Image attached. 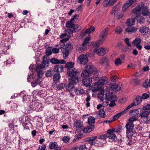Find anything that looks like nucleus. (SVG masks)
<instances>
[{"mask_svg": "<svg viewBox=\"0 0 150 150\" xmlns=\"http://www.w3.org/2000/svg\"><path fill=\"white\" fill-rule=\"evenodd\" d=\"M31 96L30 95H25L23 97V101L25 103H28L30 101Z\"/></svg>", "mask_w": 150, "mask_h": 150, "instance_id": "473e14b6", "label": "nucleus"}, {"mask_svg": "<svg viewBox=\"0 0 150 150\" xmlns=\"http://www.w3.org/2000/svg\"><path fill=\"white\" fill-rule=\"evenodd\" d=\"M149 97V94L146 93H143L141 97V98L143 99H148Z\"/></svg>", "mask_w": 150, "mask_h": 150, "instance_id": "e2e57ef3", "label": "nucleus"}, {"mask_svg": "<svg viewBox=\"0 0 150 150\" xmlns=\"http://www.w3.org/2000/svg\"><path fill=\"white\" fill-rule=\"evenodd\" d=\"M135 19L131 18L127 19L126 21V24L128 27L132 26L134 25L135 23Z\"/></svg>", "mask_w": 150, "mask_h": 150, "instance_id": "412c9836", "label": "nucleus"}, {"mask_svg": "<svg viewBox=\"0 0 150 150\" xmlns=\"http://www.w3.org/2000/svg\"><path fill=\"white\" fill-rule=\"evenodd\" d=\"M58 146V145L56 142H51L49 144V148L50 149H54Z\"/></svg>", "mask_w": 150, "mask_h": 150, "instance_id": "7c9ffc66", "label": "nucleus"}, {"mask_svg": "<svg viewBox=\"0 0 150 150\" xmlns=\"http://www.w3.org/2000/svg\"><path fill=\"white\" fill-rule=\"evenodd\" d=\"M142 42V40L139 38L137 37L132 42V43L134 45L140 44Z\"/></svg>", "mask_w": 150, "mask_h": 150, "instance_id": "e433bc0d", "label": "nucleus"}, {"mask_svg": "<svg viewBox=\"0 0 150 150\" xmlns=\"http://www.w3.org/2000/svg\"><path fill=\"white\" fill-rule=\"evenodd\" d=\"M98 115L101 117L103 118L105 117V112L103 109H102L100 110L99 111Z\"/></svg>", "mask_w": 150, "mask_h": 150, "instance_id": "4c0bfd02", "label": "nucleus"}, {"mask_svg": "<svg viewBox=\"0 0 150 150\" xmlns=\"http://www.w3.org/2000/svg\"><path fill=\"white\" fill-rule=\"evenodd\" d=\"M95 128V125L92 124H90L88 126H87L85 127H84L83 132L84 133H89L93 131Z\"/></svg>", "mask_w": 150, "mask_h": 150, "instance_id": "4468645a", "label": "nucleus"}, {"mask_svg": "<svg viewBox=\"0 0 150 150\" xmlns=\"http://www.w3.org/2000/svg\"><path fill=\"white\" fill-rule=\"evenodd\" d=\"M64 67L62 65L57 64L54 67L53 71L56 72V73H59L63 71Z\"/></svg>", "mask_w": 150, "mask_h": 150, "instance_id": "f3484780", "label": "nucleus"}, {"mask_svg": "<svg viewBox=\"0 0 150 150\" xmlns=\"http://www.w3.org/2000/svg\"><path fill=\"white\" fill-rule=\"evenodd\" d=\"M143 122L144 123H147L150 122V116L147 115L144 118H143Z\"/></svg>", "mask_w": 150, "mask_h": 150, "instance_id": "79ce46f5", "label": "nucleus"}, {"mask_svg": "<svg viewBox=\"0 0 150 150\" xmlns=\"http://www.w3.org/2000/svg\"><path fill=\"white\" fill-rule=\"evenodd\" d=\"M82 124L81 123V122L80 121V120H76V121H75L74 122V127H77L78 126H79V124Z\"/></svg>", "mask_w": 150, "mask_h": 150, "instance_id": "bf43d9fd", "label": "nucleus"}, {"mask_svg": "<svg viewBox=\"0 0 150 150\" xmlns=\"http://www.w3.org/2000/svg\"><path fill=\"white\" fill-rule=\"evenodd\" d=\"M67 75L70 77L68 79V86H70L72 85H74L79 83L80 81V77L76 76L78 72L74 68L71 69L67 70Z\"/></svg>", "mask_w": 150, "mask_h": 150, "instance_id": "f03ea898", "label": "nucleus"}, {"mask_svg": "<svg viewBox=\"0 0 150 150\" xmlns=\"http://www.w3.org/2000/svg\"><path fill=\"white\" fill-rule=\"evenodd\" d=\"M122 31V29L120 27L117 26L116 28L115 32L118 34H120Z\"/></svg>", "mask_w": 150, "mask_h": 150, "instance_id": "052dcab7", "label": "nucleus"}, {"mask_svg": "<svg viewBox=\"0 0 150 150\" xmlns=\"http://www.w3.org/2000/svg\"><path fill=\"white\" fill-rule=\"evenodd\" d=\"M124 41L128 46H129L130 47H131V45L129 42V38H126L124 40Z\"/></svg>", "mask_w": 150, "mask_h": 150, "instance_id": "774afa93", "label": "nucleus"}, {"mask_svg": "<svg viewBox=\"0 0 150 150\" xmlns=\"http://www.w3.org/2000/svg\"><path fill=\"white\" fill-rule=\"evenodd\" d=\"M61 78V76L60 73H56L54 74L53 77L54 81H58Z\"/></svg>", "mask_w": 150, "mask_h": 150, "instance_id": "c756f323", "label": "nucleus"}, {"mask_svg": "<svg viewBox=\"0 0 150 150\" xmlns=\"http://www.w3.org/2000/svg\"><path fill=\"white\" fill-rule=\"evenodd\" d=\"M75 25H76L74 24V22H71L69 21H67L66 24V26L67 28H72Z\"/></svg>", "mask_w": 150, "mask_h": 150, "instance_id": "ea45409f", "label": "nucleus"}, {"mask_svg": "<svg viewBox=\"0 0 150 150\" xmlns=\"http://www.w3.org/2000/svg\"><path fill=\"white\" fill-rule=\"evenodd\" d=\"M148 115H149L148 111H147L143 110L140 113L139 116H138V117H141L142 118H143Z\"/></svg>", "mask_w": 150, "mask_h": 150, "instance_id": "2f4dec72", "label": "nucleus"}, {"mask_svg": "<svg viewBox=\"0 0 150 150\" xmlns=\"http://www.w3.org/2000/svg\"><path fill=\"white\" fill-rule=\"evenodd\" d=\"M109 86L112 90L115 91L118 88V87H119V86L115 83H113L109 84Z\"/></svg>", "mask_w": 150, "mask_h": 150, "instance_id": "c9c22d12", "label": "nucleus"}, {"mask_svg": "<svg viewBox=\"0 0 150 150\" xmlns=\"http://www.w3.org/2000/svg\"><path fill=\"white\" fill-rule=\"evenodd\" d=\"M58 59L53 57L50 60V62L52 64H58Z\"/></svg>", "mask_w": 150, "mask_h": 150, "instance_id": "a18cd8bd", "label": "nucleus"}, {"mask_svg": "<svg viewBox=\"0 0 150 150\" xmlns=\"http://www.w3.org/2000/svg\"><path fill=\"white\" fill-rule=\"evenodd\" d=\"M149 7L147 6H144L143 2L139 3L136 7L132 10L133 13L138 14L137 17H139L141 14L140 12L142 11V15L144 16H149L150 13L148 9Z\"/></svg>", "mask_w": 150, "mask_h": 150, "instance_id": "f257e3e1", "label": "nucleus"}, {"mask_svg": "<svg viewBox=\"0 0 150 150\" xmlns=\"http://www.w3.org/2000/svg\"><path fill=\"white\" fill-rule=\"evenodd\" d=\"M83 137V136L82 133H79L77 135H76L75 137V139L76 140H78L82 138Z\"/></svg>", "mask_w": 150, "mask_h": 150, "instance_id": "69168bd1", "label": "nucleus"}, {"mask_svg": "<svg viewBox=\"0 0 150 150\" xmlns=\"http://www.w3.org/2000/svg\"><path fill=\"white\" fill-rule=\"evenodd\" d=\"M113 93L112 92L110 93H106L105 99L107 100L108 101L112 100L115 97V96L113 95Z\"/></svg>", "mask_w": 150, "mask_h": 150, "instance_id": "393cba45", "label": "nucleus"}, {"mask_svg": "<svg viewBox=\"0 0 150 150\" xmlns=\"http://www.w3.org/2000/svg\"><path fill=\"white\" fill-rule=\"evenodd\" d=\"M134 14L136 15V16L135 17V18L137 20V21L138 23H143L145 22V19L143 16H141V15L139 16V17H137V16L138 15V14L136 13H133Z\"/></svg>", "mask_w": 150, "mask_h": 150, "instance_id": "5701e85b", "label": "nucleus"}, {"mask_svg": "<svg viewBox=\"0 0 150 150\" xmlns=\"http://www.w3.org/2000/svg\"><path fill=\"white\" fill-rule=\"evenodd\" d=\"M110 0H104L102 5L104 7H110Z\"/></svg>", "mask_w": 150, "mask_h": 150, "instance_id": "de8ad7c7", "label": "nucleus"}, {"mask_svg": "<svg viewBox=\"0 0 150 150\" xmlns=\"http://www.w3.org/2000/svg\"><path fill=\"white\" fill-rule=\"evenodd\" d=\"M125 127L126 129V131L134 130V125L133 123L128 122L126 125Z\"/></svg>", "mask_w": 150, "mask_h": 150, "instance_id": "cd10ccee", "label": "nucleus"}, {"mask_svg": "<svg viewBox=\"0 0 150 150\" xmlns=\"http://www.w3.org/2000/svg\"><path fill=\"white\" fill-rule=\"evenodd\" d=\"M67 48H70V49H72L73 48V45L70 42L68 43L66 45V47L63 48L62 49V52L63 54L64 59L67 58L69 55V50H68Z\"/></svg>", "mask_w": 150, "mask_h": 150, "instance_id": "6e6552de", "label": "nucleus"}, {"mask_svg": "<svg viewBox=\"0 0 150 150\" xmlns=\"http://www.w3.org/2000/svg\"><path fill=\"white\" fill-rule=\"evenodd\" d=\"M136 132L135 130H128L126 131V136L129 139H132V137H135L136 135Z\"/></svg>", "mask_w": 150, "mask_h": 150, "instance_id": "aec40b11", "label": "nucleus"}, {"mask_svg": "<svg viewBox=\"0 0 150 150\" xmlns=\"http://www.w3.org/2000/svg\"><path fill=\"white\" fill-rule=\"evenodd\" d=\"M110 79L112 81L115 82L117 81V77L115 75H111Z\"/></svg>", "mask_w": 150, "mask_h": 150, "instance_id": "13d9d810", "label": "nucleus"}, {"mask_svg": "<svg viewBox=\"0 0 150 150\" xmlns=\"http://www.w3.org/2000/svg\"><path fill=\"white\" fill-rule=\"evenodd\" d=\"M97 138V136H92L87 137L84 140L85 142H88V143L91 146L94 145V146L98 147L103 146L104 144L100 141L97 140L96 138Z\"/></svg>", "mask_w": 150, "mask_h": 150, "instance_id": "39448f33", "label": "nucleus"}, {"mask_svg": "<svg viewBox=\"0 0 150 150\" xmlns=\"http://www.w3.org/2000/svg\"><path fill=\"white\" fill-rule=\"evenodd\" d=\"M134 116H133V117H130L128 119V121L129 122H133L137 120L138 118L136 117H134Z\"/></svg>", "mask_w": 150, "mask_h": 150, "instance_id": "6e6d98bb", "label": "nucleus"}, {"mask_svg": "<svg viewBox=\"0 0 150 150\" xmlns=\"http://www.w3.org/2000/svg\"><path fill=\"white\" fill-rule=\"evenodd\" d=\"M149 30V28L145 25L140 28L139 31L142 33H148Z\"/></svg>", "mask_w": 150, "mask_h": 150, "instance_id": "c85d7f7f", "label": "nucleus"}, {"mask_svg": "<svg viewBox=\"0 0 150 150\" xmlns=\"http://www.w3.org/2000/svg\"><path fill=\"white\" fill-rule=\"evenodd\" d=\"M23 125L24 128L26 129H29L30 127H31L32 126V124L31 123L30 119L27 118V119H25V120L23 124Z\"/></svg>", "mask_w": 150, "mask_h": 150, "instance_id": "2eb2a0df", "label": "nucleus"}, {"mask_svg": "<svg viewBox=\"0 0 150 150\" xmlns=\"http://www.w3.org/2000/svg\"><path fill=\"white\" fill-rule=\"evenodd\" d=\"M78 149L79 150H87L86 146L85 145H82L79 146H78Z\"/></svg>", "mask_w": 150, "mask_h": 150, "instance_id": "338daca9", "label": "nucleus"}, {"mask_svg": "<svg viewBox=\"0 0 150 150\" xmlns=\"http://www.w3.org/2000/svg\"><path fill=\"white\" fill-rule=\"evenodd\" d=\"M148 79H146L142 83V86L144 88H147L149 86V84L148 83Z\"/></svg>", "mask_w": 150, "mask_h": 150, "instance_id": "5fc2aeb1", "label": "nucleus"}, {"mask_svg": "<svg viewBox=\"0 0 150 150\" xmlns=\"http://www.w3.org/2000/svg\"><path fill=\"white\" fill-rule=\"evenodd\" d=\"M113 132L112 130H111L108 129L107 130L106 133L99 136L97 138L98 139H104L105 140L106 139L108 138L109 139V141L110 142H115L114 140L113 139V138L111 135V133Z\"/></svg>", "mask_w": 150, "mask_h": 150, "instance_id": "423d86ee", "label": "nucleus"}, {"mask_svg": "<svg viewBox=\"0 0 150 150\" xmlns=\"http://www.w3.org/2000/svg\"><path fill=\"white\" fill-rule=\"evenodd\" d=\"M99 43L93 42L90 44L89 46L93 47H96V48H98L99 47Z\"/></svg>", "mask_w": 150, "mask_h": 150, "instance_id": "603ef678", "label": "nucleus"}, {"mask_svg": "<svg viewBox=\"0 0 150 150\" xmlns=\"http://www.w3.org/2000/svg\"><path fill=\"white\" fill-rule=\"evenodd\" d=\"M75 86L73 85L69 87L68 83L67 84L64 83H60L56 86V88L58 90H61L64 88L67 91L69 92L71 91L73 88Z\"/></svg>", "mask_w": 150, "mask_h": 150, "instance_id": "1a4fd4ad", "label": "nucleus"}, {"mask_svg": "<svg viewBox=\"0 0 150 150\" xmlns=\"http://www.w3.org/2000/svg\"><path fill=\"white\" fill-rule=\"evenodd\" d=\"M79 59L80 61L81 64H85L88 61V59L87 55L82 54L79 57Z\"/></svg>", "mask_w": 150, "mask_h": 150, "instance_id": "dca6fc26", "label": "nucleus"}, {"mask_svg": "<svg viewBox=\"0 0 150 150\" xmlns=\"http://www.w3.org/2000/svg\"><path fill=\"white\" fill-rule=\"evenodd\" d=\"M90 37H87L85 39H84V41L81 45L82 47H81L80 48L81 51H83L86 49V46L85 45L87 44L90 43L89 42V41L90 40Z\"/></svg>", "mask_w": 150, "mask_h": 150, "instance_id": "a211bd4d", "label": "nucleus"}, {"mask_svg": "<svg viewBox=\"0 0 150 150\" xmlns=\"http://www.w3.org/2000/svg\"><path fill=\"white\" fill-rule=\"evenodd\" d=\"M142 99L141 98V97L140 96H136L135 99V100H136V101L137 102L136 105H138L140 104L142 101Z\"/></svg>", "mask_w": 150, "mask_h": 150, "instance_id": "49530a36", "label": "nucleus"}, {"mask_svg": "<svg viewBox=\"0 0 150 150\" xmlns=\"http://www.w3.org/2000/svg\"><path fill=\"white\" fill-rule=\"evenodd\" d=\"M98 70L97 68L91 65H86L85 69L82 72L81 74L82 77H90L91 74H98Z\"/></svg>", "mask_w": 150, "mask_h": 150, "instance_id": "7ed1b4c3", "label": "nucleus"}, {"mask_svg": "<svg viewBox=\"0 0 150 150\" xmlns=\"http://www.w3.org/2000/svg\"><path fill=\"white\" fill-rule=\"evenodd\" d=\"M74 65V63L72 62H69L65 64L64 67L67 69V70H70L73 68Z\"/></svg>", "mask_w": 150, "mask_h": 150, "instance_id": "bb28decb", "label": "nucleus"}, {"mask_svg": "<svg viewBox=\"0 0 150 150\" xmlns=\"http://www.w3.org/2000/svg\"><path fill=\"white\" fill-rule=\"evenodd\" d=\"M137 28L134 26H130L127 27L125 29V31L127 33H135L137 30Z\"/></svg>", "mask_w": 150, "mask_h": 150, "instance_id": "4be33fe9", "label": "nucleus"}, {"mask_svg": "<svg viewBox=\"0 0 150 150\" xmlns=\"http://www.w3.org/2000/svg\"><path fill=\"white\" fill-rule=\"evenodd\" d=\"M87 95H88V96L86 99V107H88L90 106V103L89 101L90 100L91 98L89 94H87Z\"/></svg>", "mask_w": 150, "mask_h": 150, "instance_id": "58836bf2", "label": "nucleus"}, {"mask_svg": "<svg viewBox=\"0 0 150 150\" xmlns=\"http://www.w3.org/2000/svg\"><path fill=\"white\" fill-rule=\"evenodd\" d=\"M80 88H76L74 90V92L77 95L82 94L84 93L85 91L83 89H80Z\"/></svg>", "mask_w": 150, "mask_h": 150, "instance_id": "72a5a7b5", "label": "nucleus"}, {"mask_svg": "<svg viewBox=\"0 0 150 150\" xmlns=\"http://www.w3.org/2000/svg\"><path fill=\"white\" fill-rule=\"evenodd\" d=\"M88 123L89 125L91 124V123L94 124L95 123V120L94 117L92 116H90L88 118Z\"/></svg>", "mask_w": 150, "mask_h": 150, "instance_id": "37998d69", "label": "nucleus"}, {"mask_svg": "<svg viewBox=\"0 0 150 150\" xmlns=\"http://www.w3.org/2000/svg\"><path fill=\"white\" fill-rule=\"evenodd\" d=\"M134 81V84L135 86H137L140 85L141 81L140 80L137 78H135L133 79Z\"/></svg>", "mask_w": 150, "mask_h": 150, "instance_id": "3c124183", "label": "nucleus"}, {"mask_svg": "<svg viewBox=\"0 0 150 150\" xmlns=\"http://www.w3.org/2000/svg\"><path fill=\"white\" fill-rule=\"evenodd\" d=\"M89 77H85L83 79L82 83L83 86L86 87L89 86L91 85V83H92V78H89Z\"/></svg>", "mask_w": 150, "mask_h": 150, "instance_id": "ddd939ff", "label": "nucleus"}, {"mask_svg": "<svg viewBox=\"0 0 150 150\" xmlns=\"http://www.w3.org/2000/svg\"><path fill=\"white\" fill-rule=\"evenodd\" d=\"M99 56H103L105 54V52L103 47H101L99 49Z\"/></svg>", "mask_w": 150, "mask_h": 150, "instance_id": "09e8293b", "label": "nucleus"}, {"mask_svg": "<svg viewBox=\"0 0 150 150\" xmlns=\"http://www.w3.org/2000/svg\"><path fill=\"white\" fill-rule=\"evenodd\" d=\"M79 126H77L76 127V131L78 133L79 132H81V131L83 132V129L82 128V127H84V126L83 124H79Z\"/></svg>", "mask_w": 150, "mask_h": 150, "instance_id": "a19ab883", "label": "nucleus"}, {"mask_svg": "<svg viewBox=\"0 0 150 150\" xmlns=\"http://www.w3.org/2000/svg\"><path fill=\"white\" fill-rule=\"evenodd\" d=\"M100 64L105 67H108L110 65L109 60L107 57H103L101 59Z\"/></svg>", "mask_w": 150, "mask_h": 150, "instance_id": "6ab92c4d", "label": "nucleus"}, {"mask_svg": "<svg viewBox=\"0 0 150 150\" xmlns=\"http://www.w3.org/2000/svg\"><path fill=\"white\" fill-rule=\"evenodd\" d=\"M121 116V115L119 113H117L116 115H114L112 117V120L113 121H114L118 119Z\"/></svg>", "mask_w": 150, "mask_h": 150, "instance_id": "4d7b16f0", "label": "nucleus"}, {"mask_svg": "<svg viewBox=\"0 0 150 150\" xmlns=\"http://www.w3.org/2000/svg\"><path fill=\"white\" fill-rule=\"evenodd\" d=\"M108 35L107 32L105 30H103L100 33V37L102 39L106 36Z\"/></svg>", "mask_w": 150, "mask_h": 150, "instance_id": "c03bdc74", "label": "nucleus"}, {"mask_svg": "<svg viewBox=\"0 0 150 150\" xmlns=\"http://www.w3.org/2000/svg\"><path fill=\"white\" fill-rule=\"evenodd\" d=\"M70 139L69 137L68 136H65L62 138V140L64 143H69Z\"/></svg>", "mask_w": 150, "mask_h": 150, "instance_id": "864d4df0", "label": "nucleus"}, {"mask_svg": "<svg viewBox=\"0 0 150 150\" xmlns=\"http://www.w3.org/2000/svg\"><path fill=\"white\" fill-rule=\"evenodd\" d=\"M110 130H112L113 131L112 133H111V135H112V137L113 139L115 142L117 140V137L116 136V135L115 134H114V132L116 133H118L121 132V131L122 130V127L121 125H120L118 126V127H117L115 128H112L111 129H109Z\"/></svg>", "mask_w": 150, "mask_h": 150, "instance_id": "f8f14e48", "label": "nucleus"}, {"mask_svg": "<svg viewBox=\"0 0 150 150\" xmlns=\"http://www.w3.org/2000/svg\"><path fill=\"white\" fill-rule=\"evenodd\" d=\"M38 94H40V96L42 98L45 97L47 96L46 93H44V91H39L38 93Z\"/></svg>", "mask_w": 150, "mask_h": 150, "instance_id": "0e129e2a", "label": "nucleus"}, {"mask_svg": "<svg viewBox=\"0 0 150 150\" xmlns=\"http://www.w3.org/2000/svg\"><path fill=\"white\" fill-rule=\"evenodd\" d=\"M45 54L43 58V61L41 63L40 65L37 64L36 71H38V78H41L43 76V71L41 70L45 68V65L47 64V48L45 50Z\"/></svg>", "mask_w": 150, "mask_h": 150, "instance_id": "20e7f679", "label": "nucleus"}, {"mask_svg": "<svg viewBox=\"0 0 150 150\" xmlns=\"http://www.w3.org/2000/svg\"><path fill=\"white\" fill-rule=\"evenodd\" d=\"M138 110V108L129 111V114L131 116L132 115H133V116H136L138 117L140 114Z\"/></svg>", "mask_w": 150, "mask_h": 150, "instance_id": "b1692460", "label": "nucleus"}, {"mask_svg": "<svg viewBox=\"0 0 150 150\" xmlns=\"http://www.w3.org/2000/svg\"><path fill=\"white\" fill-rule=\"evenodd\" d=\"M137 3V0H129L127 1L123 5L122 10L124 11H125L126 9L129 7H133L136 5Z\"/></svg>", "mask_w": 150, "mask_h": 150, "instance_id": "0eeeda50", "label": "nucleus"}, {"mask_svg": "<svg viewBox=\"0 0 150 150\" xmlns=\"http://www.w3.org/2000/svg\"><path fill=\"white\" fill-rule=\"evenodd\" d=\"M31 102L30 103V106L27 108H25V112L27 113H29L32 112L33 111H34L33 110V108H34L33 106L31 105Z\"/></svg>", "mask_w": 150, "mask_h": 150, "instance_id": "f704fd0d", "label": "nucleus"}, {"mask_svg": "<svg viewBox=\"0 0 150 150\" xmlns=\"http://www.w3.org/2000/svg\"><path fill=\"white\" fill-rule=\"evenodd\" d=\"M107 79L108 78L106 76H103L99 78L96 82L93 83L92 84L94 86L102 85L108 83V81H107Z\"/></svg>", "mask_w": 150, "mask_h": 150, "instance_id": "9d476101", "label": "nucleus"}, {"mask_svg": "<svg viewBox=\"0 0 150 150\" xmlns=\"http://www.w3.org/2000/svg\"><path fill=\"white\" fill-rule=\"evenodd\" d=\"M144 111H147L150 109V104H147L145 106H144L142 108Z\"/></svg>", "mask_w": 150, "mask_h": 150, "instance_id": "680f3d73", "label": "nucleus"}, {"mask_svg": "<svg viewBox=\"0 0 150 150\" xmlns=\"http://www.w3.org/2000/svg\"><path fill=\"white\" fill-rule=\"evenodd\" d=\"M120 6L117 5H115L113 8L114 10L111 12V14L112 15H117L118 14V11L120 10Z\"/></svg>", "mask_w": 150, "mask_h": 150, "instance_id": "a878e982", "label": "nucleus"}, {"mask_svg": "<svg viewBox=\"0 0 150 150\" xmlns=\"http://www.w3.org/2000/svg\"><path fill=\"white\" fill-rule=\"evenodd\" d=\"M31 105L33 106L34 108L33 110H35L36 112H39L42 110L43 109V107L41 103L34 100L31 102Z\"/></svg>", "mask_w": 150, "mask_h": 150, "instance_id": "9b49d317", "label": "nucleus"}, {"mask_svg": "<svg viewBox=\"0 0 150 150\" xmlns=\"http://www.w3.org/2000/svg\"><path fill=\"white\" fill-rule=\"evenodd\" d=\"M122 62L120 58L116 59L115 61V64L116 66L120 65L122 64Z\"/></svg>", "mask_w": 150, "mask_h": 150, "instance_id": "8fccbe9b", "label": "nucleus"}]
</instances>
